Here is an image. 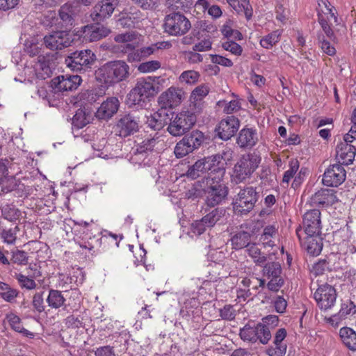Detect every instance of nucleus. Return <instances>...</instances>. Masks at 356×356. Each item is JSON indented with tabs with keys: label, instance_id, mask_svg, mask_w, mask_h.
<instances>
[{
	"label": "nucleus",
	"instance_id": "1",
	"mask_svg": "<svg viewBox=\"0 0 356 356\" xmlns=\"http://www.w3.org/2000/svg\"><path fill=\"white\" fill-rule=\"evenodd\" d=\"M95 76L97 81L110 87L128 79L130 67L124 60H111L101 65L95 71Z\"/></svg>",
	"mask_w": 356,
	"mask_h": 356
},
{
	"label": "nucleus",
	"instance_id": "2",
	"mask_svg": "<svg viewBox=\"0 0 356 356\" xmlns=\"http://www.w3.org/2000/svg\"><path fill=\"white\" fill-rule=\"evenodd\" d=\"M155 79L156 77L148 76L138 80L134 88L127 95L129 106H143L147 99L158 93L159 88L154 83Z\"/></svg>",
	"mask_w": 356,
	"mask_h": 356
},
{
	"label": "nucleus",
	"instance_id": "3",
	"mask_svg": "<svg viewBox=\"0 0 356 356\" xmlns=\"http://www.w3.org/2000/svg\"><path fill=\"white\" fill-rule=\"evenodd\" d=\"M317 2L318 22L327 38L334 40L335 36L332 26L337 22V10L328 0H317Z\"/></svg>",
	"mask_w": 356,
	"mask_h": 356
},
{
	"label": "nucleus",
	"instance_id": "4",
	"mask_svg": "<svg viewBox=\"0 0 356 356\" xmlns=\"http://www.w3.org/2000/svg\"><path fill=\"white\" fill-rule=\"evenodd\" d=\"M197 116L195 112L182 110L172 115L168 127V131L173 136H181L188 132L195 125Z\"/></svg>",
	"mask_w": 356,
	"mask_h": 356
},
{
	"label": "nucleus",
	"instance_id": "5",
	"mask_svg": "<svg viewBox=\"0 0 356 356\" xmlns=\"http://www.w3.org/2000/svg\"><path fill=\"white\" fill-rule=\"evenodd\" d=\"M221 157H203L191 166L187 171V176L193 179L209 173L218 172L220 175L224 173V169L220 165Z\"/></svg>",
	"mask_w": 356,
	"mask_h": 356
},
{
	"label": "nucleus",
	"instance_id": "6",
	"mask_svg": "<svg viewBox=\"0 0 356 356\" xmlns=\"http://www.w3.org/2000/svg\"><path fill=\"white\" fill-rule=\"evenodd\" d=\"M96 55L90 49L76 51L65 58L66 65L73 71L86 72L96 60Z\"/></svg>",
	"mask_w": 356,
	"mask_h": 356
},
{
	"label": "nucleus",
	"instance_id": "7",
	"mask_svg": "<svg viewBox=\"0 0 356 356\" xmlns=\"http://www.w3.org/2000/svg\"><path fill=\"white\" fill-rule=\"evenodd\" d=\"M258 196L252 186L241 190L232 203L234 213L241 216L248 214L254 208Z\"/></svg>",
	"mask_w": 356,
	"mask_h": 356
},
{
	"label": "nucleus",
	"instance_id": "8",
	"mask_svg": "<svg viewBox=\"0 0 356 356\" xmlns=\"http://www.w3.org/2000/svg\"><path fill=\"white\" fill-rule=\"evenodd\" d=\"M191 28L189 19L180 13H172L165 17L163 29L166 33L172 36H181Z\"/></svg>",
	"mask_w": 356,
	"mask_h": 356
},
{
	"label": "nucleus",
	"instance_id": "9",
	"mask_svg": "<svg viewBox=\"0 0 356 356\" xmlns=\"http://www.w3.org/2000/svg\"><path fill=\"white\" fill-rule=\"evenodd\" d=\"M282 268L279 262L266 263L263 268V275L268 280L267 288L272 291H278L284 284Z\"/></svg>",
	"mask_w": 356,
	"mask_h": 356
},
{
	"label": "nucleus",
	"instance_id": "10",
	"mask_svg": "<svg viewBox=\"0 0 356 356\" xmlns=\"http://www.w3.org/2000/svg\"><path fill=\"white\" fill-rule=\"evenodd\" d=\"M185 92L183 89L171 86L162 92L158 99L160 106L166 108H174L181 104L185 97Z\"/></svg>",
	"mask_w": 356,
	"mask_h": 356
},
{
	"label": "nucleus",
	"instance_id": "11",
	"mask_svg": "<svg viewBox=\"0 0 356 356\" xmlns=\"http://www.w3.org/2000/svg\"><path fill=\"white\" fill-rule=\"evenodd\" d=\"M73 42L72 35L67 31L52 32L44 38V43L47 48L51 50L62 49L70 46Z\"/></svg>",
	"mask_w": 356,
	"mask_h": 356
},
{
	"label": "nucleus",
	"instance_id": "12",
	"mask_svg": "<svg viewBox=\"0 0 356 356\" xmlns=\"http://www.w3.org/2000/svg\"><path fill=\"white\" fill-rule=\"evenodd\" d=\"M314 297L321 309L327 310L334 306L337 293L334 287L325 284L319 286Z\"/></svg>",
	"mask_w": 356,
	"mask_h": 356
},
{
	"label": "nucleus",
	"instance_id": "13",
	"mask_svg": "<svg viewBox=\"0 0 356 356\" xmlns=\"http://www.w3.org/2000/svg\"><path fill=\"white\" fill-rule=\"evenodd\" d=\"M260 163L259 157H242L234 168V175L242 181L252 173Z\"/></svg>",
	"mask_w": 356,
	"mask_h": 356
},
{
	"label": "nucleus",
	"instance_id": "14",
	"mask_svg": "<svg viewBox=\"0 0 356 356\" xmlns=\"http://www.w3.org/2000/svg\"><path fill=\"white\" fill-rule=\"evenodd\" d=\"M346 172L340 164L330 165L325 171L323 177V184L330 187H337L346 180Z\"/></svg>",
	"mask_w": 356,
	"mask_h": 356
},
{
	"label": "nucleus",
	"instance_id": "15",
	"mask_svg": "<svg viewBox=\"0 0 356 356\" xmlns=\"http://www.w3.org/2000/svg\"><path fill=\"white\" fill-rule=\"evenodd\" d=\"M240 127V121L234 115L222 118L216 128L219 138L224 140L230 139L238 131Z\"/></svg>",
	"mask_w": 356,
	"mask_h": 356
},
{
	"label": "nucleus",
	"instance_id": "16",
	"mask_svg": "<svg viewBox=\"0 0 356 356\" xmlns=\"http://www.w3.org/2000/svg\"><path fill=\"white\" fill-rule=\"evenodd\" d=\"M202 136L199 134H193L188 137H184L177 143L174 153L175 156H187L202 144Z\"/></svg>",
	"mask_w": 356,
	"mask_h": 356
},
{
	"label": "nucleus",
	"instance_id": "17",
	"mask_svg": "<svg viewBox=\"0 0 356 356\" xmlns=\"http://www.w3.org/2000/svg\"><path fill=\"white\" fill-rule=\"evenodd\" d=\"M303 226L306 235L320 234L321 232L320 211L312 209L305 213L303 217Z\"/></svg>",
	"mask_w": 356,
	"mask_h": 356
},
{
	"label": "nucleus",
	"instance_id": "18",
	"mask_svg": "<svg viewBox=\"0 0 356 356\" xmlns=\"http://www.w3.org/2000/svg\"><path fill=\"white\" fill-rule=\"evenodd\" d=\"M81 33L80 37H82L84 41L90 42L106 37L111 31L107 27L97 24L84 26L81 28Z\"/></svg>",
	"mask_w": 356,
	"mask_h": 356
},
{
	"label": "nucleus",
	"instance_id": "19",
	"mask_svg": "<svg viewBox=\"0 0 356 356\" xmlns=\"http://www.w3.org/2000/svg\"><path fill=\"white\" fill-rule=\"evenodd\" d=\"M116 128L118 135L125 138L138 131V122L131 115H125L118 120Z\"/></svg>",
	"mask_w": 356,
	"mask_h": 356
},
{
	"label": "nucleus",
	"instance_id": "20",
	"mask_svg": "<svg viewBox=\"0 0 356 356\" xmlns=\"http://www.w3.org/2000/svg\"><path fill=\"white\" fill-rule=\"evenodd\" d=\"M301 229L296 230L297 236L300 241L302 245L306 249L307 252L312 255H318L323 248L322 238L320 234L307 235L303 241L301 239Z\"/></svg>",
	"mask_w": 356,
	"mask_h": 356
},
{
	"label": "nucleus",
	"instance_id": "21",
	"mask_svg": "<svg viewBox=\"0 0 356 356\" xmlns=\"http://www.w3.org/2000/svg\"><path fill=\"white\" fill-rule=\"evenodd\" d=\"M118 3V0H102L94 8V20L102 21L111 17Z\"/></svg>",
	"mask_w": 356,
	"mask_h": 356
},
{
	"label": "nucleus",
	"instance_id": "22",
	"mask_svg": "<svg viewBox=\"0 0 356 356\" xmlns=\"http://www.w3.org/2000/svg\"><path fill=\"white\" fill-rule=\"evenodd\" d=\"M119 100L117 97H112L104 101L98 108L95 115L101 120L111 118L118 110Z\"/></svg>",
	"mask_w": 356,
	"mask_h": 356
},
{
	"label": "nucleus",
	"instance_id": "23",
	"mask_svg": "<svg viewBox=\"0 0 356 356\" xmlns=\"http://www.w3.org/2000/svg\"><path fill=\"white\" fill-rule=\"evenodd\" d=\"M227 188L222 184H215L208 188L207 192V204L209 207H215L220 204L227 196Z\"/></svg>",
	"mask_w": 356,
	"mask_h": 356
},
{
	"label": "nucleus",
	"instance_id": "24",
	"mask_svg": "<svg viewBox=\"0 0 356 356\" xmlns=\"http://www.w3.org/2000/svg\"><path fill=\"white\" fill-rule=\"evenodd\" d=\"M169 120L166 110L161 107V109L147 117L146 124L153 130H161L168 124Z\"/></svg>",
	"mask_w": 356,
	"mask_h": 356
},
{
	"label": "nucleus",
	"instance_id": "25",
	"mask_svg": "<svg viewBox=\"0 0 356 356\" xmlns=\"http://www.w3.org/2000/svg\"><path fill=\"white\" fill-rule=\"evenodd\" d=\"M138 34L136 31L118 34L114 38L116 42L122 44L121 51L124 53L135 49L138 44Z\"/></svg>",
	"mask_w": 356,
	"mask_h": 356
},
{
	"label": "nucleus",
	"instance_id": "26",
	"mask_svg": "<svg viewBox=\"0 0 356 356\" xmlns=\"http://www.w3.org/2000/svg\"><path fill=\"white\" fill-rule=\"evenodd\" d=\"M337 197L333 190L321 189L311 197V202L315 205H332L337 202Z\"/></svg>",
	"mask_w": 356,
	"mask_h": 356
},
{
	"label": "nucleus",
	"instance_id": "27",
	"mask_svg": "<svg viewBox=\"0 0 356 356\" xmlns=\"http://www.w3.org/2000/svg\"><path fill=\"white\" fill-rule=\"evenodd\" d=\"M231 99H221L217 102L218 108L227 115H231L238 112L241 109V99L234 93Z\"/></svg>",
	"mask_w": 356,
	"mask_h": 356
},
{
	"label": "nucleus",
	"instance_id": "28",
	"mask_svg": "<svg viewBox=\"0 0 356 356\" xmlns=\"http://www.w3.org/2000/svg\"><path fill=\"white\" fill-rule=\"evenodd\" d=\"M210 88L206 83H202L195 87L190 95L191 106L193 105L195 109L200 111L202 104V100L209 93Z\"/></svg>",
	"mask_w": 356,
	"mask_h": 356
},
{
	"label": "nucleus",
	"instance_id": "29",
	"mask_svg": "<svg viewBox=\"0 0 356 356\" xmlns=\"http://www.w3.org/2000/svg\"><path fill=\"white\" fill-rule=\"evenodd\" d=\"M257 133L255 129L243 128L237 138V143L241 147L251 148L257 142Z\"/></svg>",
	"mask_w": 356,
	"mask_h": 356
},
{
	"label": "nucleus",
	"instance_id": "30",
	"mask_svg": "<svg viewBox=\"0 0 356 356\" xmlns=\"http://www.w3.org/2000/svg\"><path fill=\"white\" fill-rule=\"evenodd\" d=\"M81 81L79 75L61 76L58 77L56 86L60 91H72L78 88Z\"/></svg>",
	"mask_w": 356,
	"mask_h": 356
},
{
	"label": "nucleus",
	"instance_id": "31",
	"mask_svg": "<svg viewBox=\"0 0 356 356\" xmlns=\"http://www.w3.org/2000/svg\"><path fill=\"white\" fill-rule=\"evenodd\" d=\"M140 19L141 13L139 10L122 13L118 19V26L122 28H134L140 22Z\"/></svg>",
	"mask_w": 356,
	"mask_h": 356
},
{
	"label": "nucleus",
	"instance_id": "32",
	"mask_svg": "<svg viewBox=\"0 0 356 356\" xmlns=\"http://www.w3.org/2000/svg\"><path fill=\"white\" fill-rule=\"evenodd\" d=\"M6 320L13 330L22 334L24 337L32 339L34 334L23 327L21 318L14 313L7 314Z\"/></svg>",
	"mask_w": 356,
	"mask_h": 356
},
{
	"label": "nucleus",
	"instance_id": "33",
	"mask_svg": "<svg viewBox=\"0 0 356 356\" xmlns=\"http://www.w3.org/2000/svg\"><path fill=\"white\" fill-rule=\"evenodd\" d=\"M340 338L350 350L356 352V332L350 327H343L339 330Z\"/></svg>",
	"mask_w": 356,
	"mask_h": 356
},
{
	"label": "nucleus",
	"instance_id": "34",
	"mask_svg": "<svg viewBox=\"0 0 356 356\" xmlns=\"http://www.w3.org/2000/svg\"><path fill=\"white\" fill-rule=\"evenodd\" d=\"M76 7L71 3H65L62 6L58 11L59 17L65 26H72L74 22Z\"/></svg>",
	"mask_w": 356,
	"mask_h": 356
},
{
	"label": "nucleus",
	"instance_id": "35",
	"mask_svg": "<svg viewBox=\"0 0 356 356\" xmlns=\"http://www.w3.org/2000/svg\"><path fill=\"white\" fill-rule=\"evenodd\" d=\"M277 227L275 225H268L264 227L259 241L264 247H273L275 245V241L277 238Z\"/></svg>",
	"mask_w": 356,
	"mask_h": 356
},
{
	"label": "nucleus",
	"instance_id": "36",
	"mask_svg": "<svg viewBox=\"0 0 356 356\" xmlns=\"http://www.w3.org/2000/svg\"><path fill=\"white\" fill-rule=\"evenodd\" d=\"M92 120V113L86 108H79L72 118V124L77 129H82Z\"/></svg>",
	"mask_w": 356,
	"mask_h": 356
},
{
	"label": "nucleus",
	"instance_id": "37",
	"mask_svg": "<svg viewBox=\"0 0 356 356\" xmlns=\"http://www.w3.org/2000/svg\"><path fill=\"white\" fill-rule=\"evenodd\" d=\"M355 141L343 137V140L337 144L336 147V156H355L356 145Z\"/></svg>",
	"mask_w": 356,
	"mask_h": 356
},
{
	"label": "nucleus",
	"instance_id": "38",
	"mask_svg": "<svg viewBox=\"0 0 356 356\" xmlns=\"http://www.w3.org/2000/svg\"><path fill=\"white\" fill-rule=\"evenodd\" d=\"M255 332L257 343L266 345L272 338L270 327L266 323H259L255 324Z\"/></svg>",
	"mask_w": 356,
	"mask_h": 356
},
{
	"label": "nucleus",
	"instance_id": "39",
	"mask_svg": "<svg viewBox=\"0 0 356 356\" xmlns=\"http://www.w3.org/2000/svg\"><path fill=\"white\" fill-rule=\"evenodd\" d=\"M250 238L251 235L248 232L240 231L236 233L231 239L233 248L235 250L247 248L250 244Z\"/></svg>",
	"mask_w": 356,
	"mask_h": 356
},
{
	"label": "nucleus",
	"instance_id": "40",
	"mask_svg": "<svg viewBox=\"0 0 356 356\" xmlns=\"http://www.w3.org/2000/svg\"><path fill=\"white\" fill-rule=\"evenodd\" d=\"M246 252L257 265L261 266L265 264L266 257L261 253L260 248L256 243H250L246 248Z\"/></svg>",
	"mask_w": 356,
	"mask_h": 356
},
{
	"label": "nucleus",
	"instance_id": "41",
	"mask_svg": "<svg viewBox=\"0 0 356 356\" xmlns=\"http://www.w3.org/2000/svg\"><path fill=\"white\" fill-rule=\"evenodd\" d=\"M156 143L157 141L155 138L145 139L133 148L134 152L136 154H152L154 150Z\"/></svg>",
	"mask_w": 356,
	"mask_h": 356
},
{
	"label": "nucleus",
	"instance_id": "42",
	"mask_svg": "<svg viewBox=\"0 0 356 356\" xmlns=\"http://www.w3.org/2000/svg\"><path fill=\"white\" fill-rule=\"evenodd\" d=\"M65 298L62 292L58 290L51 289L47 298L49 307L52 309H58L65 305Z\"/></svg>",
	"mask_w": 356,
	"mask_h": 356
},
{
	"label": "nucleus",
	"instance_id": "43",
	"mask_svg": "<svg viewBox=\"0 0 356 356\" xmlns=\"http://www.w3.org/2000/svg\"><path fill=\"white\" fill-rule=\"evenodd\" d=\"M282 31L275 30L264 36L259 41L260 45L265 49H270L280 40Z\"/></svg>",
	"mask_w": 356,
	"mask_h": 356
},
{
	"label": "nucleus",
	"instance_id": "44",
	"mask_svg": "<svg viewBox=\"0 0 356 356\" xmlns=\"http://www.w3.org/2000/svg\"><path fill=\"white\" fill-rule=\"evenodd\" d=\"M225 211L222 209H215L202 218V222L209 228L213 227L225 216Z\"/></svg>",
	"mask_w": 356,
	"mask_h": 356
},
{
	"label": "nucleus",
	"instance_id": "45",
	"mask_svg": "<svg viewBox=\"0 0 356 356\" xmlns=\"http://www.w3.org/2000/svg\"><path fill=\"white\" fill-rule=\"evenodd\" d=\"M334 268V265L331 264V258L319 260L315 263L311 269L312 273L315 275H323L325 271H331Z\"/></svg>",
	"mask_w": 356,
	"mask_h": 356
},
{
	"label": "nucleus",
	"instance_id": "46",
	"mask_svg": "<svg viewBox=\"0 0 356 356\" xmlns=\"http://www.w3.org/2000/svg\"><path fill=\"white\" fill-rule=\"evenodd\" d=\"M239 335L243 341L250 343H256L257 334L255 332V325L252 326L250 324L245 325L243 327L240 329Z\"/></svg>",
	"mask_w": 356,
	"mask_h": 356
},
{
	"label": "nucleus",
	"instance_id": "47",
	"mask_svg": "<svg viewBox=\"0 0 356 356\" xmlns=\"http://www.w3.org/2000/svg\"><path fill=\"white\" fill-rule=\"evenodd\" d=\"M1 210L3 218L10 222L18 220L22 214L21 211L13 204H6L1 207Z\"/></svg>",
	"mask_w": 356,
	"mask_h": 356
},
{
	"label": "nucleus",
	"instance_id": "48",
	"mask_svg": "<svg viewBox=\"0 0 356 356\" xmlns=\"http://www.w3.org/2000/svg\"><path fill=\"white\" fill-rule=\"evenodd\" d=\"M355 305L352 301L348 300L341 304L339 312L333 317L337 320H341L347 318L348 315H353L355 314Z\"/></svg>",
	"mask_w": 356,
	"mask_h": 356
},
{
	"label": "nucleus",
	"instance_id": "49",
	"mask_svg": "<svg viewBox=\"0 0 356 356\" xmlns=\"http://www.w3.org/2000/svg\"><path fill=\"white\" fill-rule=\"evenodd\" d=\"M231 7L238 13H244L247 19H250L252 16L253 10L249 0H237V3Z\"/></svg>",
	"mask_w": 356,
	"mask_h": 356
},
{
	"label": "nucleus",
	"instance_id": "50",
	"mask_svg": "<svg viewBox=\"0 0 356 356\" xmlns=\"http://www.w3.org/2000/svg\"><path fill=\"white\" fill-rule=\"evenodd\" d=\"M200 77L198 72L195 70L184 71L179 76V80L181 83H184L188 85H193L196 83Z\"/></svg>",
	"mask_w": 356,
	"mask_h": 356
},
{
	"label": "nucleus",
	"instance_id": "51",
	"mask_svg": "<svg viewBox=\"0 0 356 356\" xmlns=\"http://www.w3.org/2000/svg\"><path fill=\"white\" fill-rule=\"evenodd\" d=\"M19 231L18 226H15L14 228L3 229L1 232V236L3 239V243L13 245L15 243L17 239V234Z\"/></svg>",
	"mask_w": 356,
	"mask_h": 356
},
{
	"label": "nucleus",
	"instance_id": "52",
	"mask_svg": "<svg viewBox=\"0 0 356 356\" xmlns=\"http://www.w3.org/2000/svg\"><path fill=\"white\" fill-rule=\"evenodd\" d=\"M17 181L13 176L5 175L0 179V186L1 187V192L8 193L13 191L16 188Z\"/></svg>",
	"mask_w": 356,
	"mask_h": 356
},
{
	"label": "nucleus",
	"instance_id": "53",
	"mask_svg": "<svg viewBox=\"0 0 356 356\" xmlns=\"http://www.w3.org/2000/svg\"><path fill=\"white\" fill-rule=\"evenodd\" d=\"M230 23L231 21H228L225 24H223V26L221 28L222 34L228 40L229 38H233L238 40H242V33L238 30L233 29L232 28Z\"/></svg>",
	"mask_w": 356,
	"mask_h": 356
},
{
	"label": "nucleus",
	"instance_id": "54",
	"mask_svg": "<svg viewBox=\"0 0 356 356\" xmlns=\"http://www.w3.org/2000/svg\"><path fill=\"white\" fill-rule=\"evenodd\" d=\"M299 162L297 159H293L290 161L289 169L284 172L282 178V185L286 184V186H288L290 180L294 177L299 169Z\"/></svg>",
	"mask_w": 356,
	"mask_h": 356
},
{
	"label": "nucleus",
	"instance_id": "55",
	"mask_svg": "<svg viewBox=\"0 0 356 356\" xmlns=\"http://www.w3.org/2000/svg\"><path fill=\"white\" fill-rule=\"evenodd\" d=\"M317 40L321 49L325 54L329 56H334L336 54L334 47L325 38V35L322 33H318Z\"/></svg>",
	"mask_w": 356,
	"mask_h": 356
},
{
	"label": "nucleus",
	"instance_id": "56",
	"mask_svg": "<svg viewBox=\"0 0 356 356\" xmlns=\"http://www.w3.org/2000/svg\"><path fill=\"white\" fill-rule=\"evenodd\" d=\"M222 47L224 50L229 51L235 56H241L243 52L242 47L232 40H227L222 42Z\"/></svg>",
	"mask_w": 356,
	"mask_h": 356
},
{
	"label": "nucleus",
	"instance_id": "57",
	"mask_svg": "<svg viewBox=\"0 0 356 356\" xmlns=\"http://www.w3.org/2000/svg\"><path fill=\"white\" fill-rule=\"evenodd\" d=\"M161 67V63L158 60H149L142 63L138 70L142 73L153 72Z\"/></svg>",
	"mask_w": 356,
	"mask_h": 356
},
{
	"label": "nucleus",
	"instance_id": "58",
	"mask_svg": "<svg viewBox=\"0 0 356 356\" xmlns=\"http://www.w3.org/2000/svg\"><path fill=\"white\" fill-rule=\"evenodd\" d=\"M254 282H257V284L252 286V289L257 290L259 287H264L266 284V280L264 279H259L254 277H244L241 284L245 289H249L250 286L253 284Z\"/></svg>",
	"mask_w": 356,
	"mask_h": 356
},
{
	"label": "nucleus",
	"instance_id": "59",
	"mask_svg": "<svg viewBox=\"0 0 356 356\" xmlns=\"http://www.w3.org/2000/svg\"><path fill=\"white\" fill-rule=\"evenodd\" d=\"M15 278L18 281L22 288H25L29 290L34 289L36 287L35 282L21 273L15 275Z\"/></svg>",
	"mask_w": 356,
	"mask_h": 356
},
{
	"label": "nucleus",
	"instance_id": "60",
	"mask_svg": "<svg viewBox=\"0 0 356 356\" xmlns=\"http://www.w3.org/2000/svg\"><path fill=\"white\" fill-rule=\"evenodd\" d=\"M286 345H274L266 349L268 356H284L286 352Z\"/></svg>",
	"mask_w": 356,
	"mask_h": 356
},
{
	"label": "nucleus",
	"instance_id": "61",
	"mask_svg": "<svg viewBox=\"0 0 356 356\" xmlns=\"http://www.w3.org/2000/svg\"><path fill=\"white\" fill-rule=\"evenodd\" d=\"M11 261L19 265H26L28 263L27 254L23 250L14 251L13 252Z\"/></svg>",
	"mask_w": 356,
	"mask_h": 356
},
{
	"label": "nucleus",
	"instance_id": "62",
	"mask_svg": "<svg viewBox=\"0 0 356 356\" xmlns=\"http://www.w3.org/2000/svg\"><path fill=\"white\" fill-rule=\"evenodd\" d=\"M210 57L211 62L216 65H220L228 67H232L234 65L233 62L230 59L220 55L211 54Z\"/></svg>",
	"mask_w": 356,
	"mask_h": 356
},
{
	"label": "nucleus",
	"instance_id": "63",
	"mask_svg": "<svg viewBox=\"0 0 356 356\" xmlns=\"http://www.w3.org/2000/svg\"><path fill=\"white\" fill-rule=\"evenodd\" d=\"M32 303L34 309L39 313L44 311L43 292L35 293Z\"/></svg>",
	"mask_w": 356,
	"mask_h": 356
},
{
	"label": "nucleus",
	"instance_id": "64",
	"mask_svg": "<svg viewBox=\"0 0 356 356\" xmlns=\"http://www.w3.org/2000/svg\"><path fill=\"white\" fill-rule=\"evenodd\" d=\"M185 58L191 64H197L202 62L203 56L195 51H188L185 52Z\"/></svg>",
	"mask_w": 356,
	"mask_h": 356
}]
</instances>
